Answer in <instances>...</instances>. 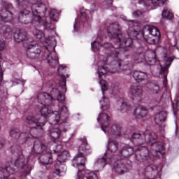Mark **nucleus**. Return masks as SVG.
<instances>
[{
  "instance_id": "1",
  "label": "nucleus",
  "mask_w": 179,
  "mask_h": 179,
  "mask_svg": "<svg viewBox=\"0 0 179 179\" xmlns=\"http://www.w3.org/2000/svg\"><path fill=\"white\" fill-rule=\"evenodd\" d=\"M41 0H17L19 9H20L18 20L24 24H27L29 22L26 21V16L30 15L31 10L33 13L32 23L38 26L44 24V22L40 16V6L34 2H40Z\"/></svg>"
},
{
  "instance_id": "2",
  "label": "nucleus",
  "mask_w": 179,
  "mask_h": 179,
  "mask_svg": "<svg viewBox=\"0 0 179 179\" xmlns=\"http://www.w3.org/2000/svg\"><path fill=\"white\" fill-rule=\"evenodd\" d=\"M41 114L40 115H29L26 118V122L29 125H33L30 129H28L30 135H33L32 131L33 129H36V127H44L45 123L47 122V117H52L54 118L51 121L52 125H57L59 122V120H61V115L57 111L52 112L48 108V106H42L40 110Z\"/></svg>"
},
{
  "instance_id": "3",
  "label": "nucleus",
  "mask_w": 179,
  "mask_h": 179,
  "mask_svg": "<svg viewBox=\"0 0 179 179\" xmlns=\"http://www.w3.org/2000/svg\"><path fill=\"white\" fill-rule=\"evenodd\" d=\"M108 31L112 37L115 38L117 37L120 47H123V48L131 47L132 45V40L143 37V31L136 30L131 31L129 34H121V27L117 22L110 24L108 28Z\"/></svg>"
},
{
  "instance_id": "4",
  "label": "nucleus",
  "mask_w": 179,
  "mask_h": 179,
  "mask_svg": "<svg viewBox=\"0 0 179 179\" xmlns=\"http://www.w3.org/2000/svg\"><path fill=\"white\" fill-rule=\"evenodd\" d=\"M12 152H15V153H17V157L14 162L13 164H10L9 166H7V167H9L13 165V169H27L25 170L26 176L27 174H30V171H31V167L27 166V161L26 160V158L24 157V155H23V152H22V148L19 146H13L11 148ZM16 172V170H15Z\"/></svg>"
},
{
  "instance_id": "5",
  "label": "nucleus",
  "mask_w": 179,
  "mask_h": 179,
  "mask_svg": "<svg viewBox=\"0 0 179 179\" xmlns=\"http://www.w3.org/2000/svg\"><path fill=\"white\" fill-rule=\"evenodd\" d=\"M159 136L155 131H145V143L150 144L152 147L153 156H159V153L163 150V145L157 142Z\"/></svg>"
},
{
  "instance_id": "6",
  "label": "nucleus",
  "mask_w": 179,
  "mask_h": 179,
  "mask_svg": "<svg viewBox=\"0 0 179 179\" xmlns=\"http://www.w3.org/2000/svg\"><path fill=\"white\" fill-rule=\"evenodd\" d=\"M3 6L5 8L1 10V13L0 14V24L13 20V13L10 11L13 9V6L11 3L4 1Z\"/></svg>"
},
{
  "instance_id": "7",
  "label": "nucleus",
  "mask_w": 179,
  "mask_h": 179,
  "mask_svg": "<svg viewBox=\"0 0 179 179\" xmlns=\"http://www.w3.org/2000/svg\"><path fill=\"white\" fill-rule=\"evenodd\" d=\"M143 33L154 37L153 40L148 39L150 44H157L160 41V31L157 27L146 25L143 29Z\"/></svg>"
},
{
  "instance_id": "8",
  "label": "nucleus",
  "mask_w": 179,
  "mask_h": 179,
  "mask_svg": "<svg viewBox=\"0 0 179 179\" xmlns=\"http://www.w3.org/2000/svg\"><path fill=\"white\" fill-rule=\"evenodd\" d=\"M153 150L151 152H149V150L146 147H139L138 151H136V158L138 162H143V160H149V159L153 160V157L157 156L153 155Z\"/></svg>"
},
{
  "instance_id": "9",
  "label": "nucleus",
  "mask_w": 179,
  "mask_h": 179,
  "mask_svg": "<svg viewBox=\"0 0 179 179\" xmlns=\"http://www.w3.org/2000/svg\"><path fill=\"white\" fill-rule=\"evenodd\" d=\"M127 163L126 160L124 159H117L113 164V171L116 173V174L120 175L127 173L129 170V164H125Z\"/></svg>"
},
{
  "instance_id": "10",
  "label": "nucleus",
  "mask_w": 179,
  "mask_h": 179,
  "mask_svg": "<svg viewBox=\"0 0 179 179\" xmlns=\"http://www.w3.org/2000/svg\"><path fill=\"white\" fill-rule=\"evenodd\" d=\"M27 57L29 59H36L40 57L41 54V48L37 44H30L27 46Z\"/></svg>"
},
{
  "instance_id": "11",
  "label": "nucleus",
  "mask_w": 179,
  "mask_h": 179,
  "mask_svg": "<svg viewBox=\"0 0 179 179\" xmlns=\"http://www.w3.org/2000/svg\"><path fill=\"white\" fill-rule=\"evenodd\" d=\"M130 93L132 100H134L136 103H139L142 100V96H143V88L141 85H133L131 87Z\"/></svg>"
},
{
  "instance_id": "12",
  "label": "nucleus",
  "mask_w": 179,
  "mask_h": 179,
  "mask_svg": "<svg viewBox=\"0 0 179 179\" xmlns=\"http://www.w3.org/2000/svg\"><path fill=\"white\" fill-rule=\"evenodd\" d=\"M85 156V153L78 152L72 161L73 167H78V171L80 170H85V166L86 164V158Z\"/></svg>"
},
{
  "instance_id": "13",
  "label": "nucleus",
  "mask_w": 179,
  "mask_h": 179,
  "mask_svg": "<svg viewBox=\"0 0 179 179\" xmlns=\"http://www.w3.org/2000/svg\"><path fill=\"white\" fill-rule=\"evenodd\" d=\"M131 142L135 143L137 146H141L146 143V131H141L138 133H134L131 138Z\"/></svg>"
},
{
  "instance_id": "14",
  "label": "nucleus",
  "mask_w": 179,
  "mask_h": 179,
  "mask_svg": "<svg viewBox=\"0 0 179 179\" xmlns=\"http://www.w3.org/2000/svg\"><path fill=\"white\" fill-rule=\"evenodd\" d=\"M139 58L134 59V61H137L138 62H147L149 65H153L155 62H156V55L153 52H147L146 55H148V58L145 57V54L141 53L138 55Z\"/></svg>"
},
{
  "instance_id": "15",
  "label": "nucleus",
  "mask_w": 179,
  "mask_h": 179,
  "mask_svg": "<svg viewBox=\"0 0 179 179\" xmlns=\"http://www.w3.org/2000/svg\"><path fill=\"white\" fill-rule=\"evenodd\" d=\"M77 179H99L97 173L88 169H82L77 173Z\"/></svg>"
},
{
  "instance_id": "16",
  "label": "nucleus",
  "mask_w": 179,
  "mask_h": 179,
  "mask_svg": "<svg viewBox=\"0 0 179 179\" xmlns=\"http://www.w3.org/2000/svg\"><path fill=\"white\" fill-rule=\"evenodd\" d=\"M97 121L98 122H101V127L102 128L103 131L106 132L107 128H108V125H110V117L107 114L103 113L99 114Z\"/></svg>"
},
{
  "instance_id": "17",
  "label": "nucleus",
  "mask_w": 179,
  "mask_h": 179,
  "mask_svg": "<svg viewBox=\"0 0 179 179\" xmlns=\"http://www.w3.org/2000/svg\"><path fill=\"white\" fill-rule=\"evenodd\" d=\"M80 141L81 144L78 148V153H85L84 155L85 156H87V155H90V153H92V148H90V145H89V144L87 143V140L83 138H81Z\"/></svg>"
},
{
  "instance_id": "18",
  "label": "nucleus",
  "mask_w": 179,
  "mask_h": 179,
  "mask_svg": "<svg viewBox=\"0 0 179 179\" xmlns=\"http://www.w3.org/2000/svg\"><path fill=\"white\" fill-rule=\"evenodd\" d=\"M108 36L109 37H111L114 43H117V46H115L114 48L113 47V45H111V43H104L102 47H103V48H105L106 50H110V48H112V51H114L115 52H116V54H118V50H115L118 48H124V47H121L120 45V43H118V38L117 37H113L111 34H110L108 31Z\"/></svg>"
},
{
  "instance_id": "19",
  "label": "nucleus",
  "mask_w": 179,
  "mask_h": 179,
  "mask_svg": "<svg viewBox=\"0 0 179 179\" xmlns=\"http://www.w3.org/2000/svg\"><path fill=\"white\" fill-rule=\"evenodd\" d=\"M134 148L129 145H125L122 147V150L119 151V156L121 159H127V157H129V156H132L134 155Z\"/></svg>"
},
{
  "instance_id": "20",
  "label": "nucleus",
  "mask_w": 179,
  "mask_h": 179,
  "mask_svg": "<svg viewBox=\"0 0 179 179\" xmlns=\"http://www.w3.org/2000/svg\"><path fill=\"white\" fill-rule=\"evenodd\" d=\"M147 87L150 94H159L160 92V86L157 81H150L147 85Z\"/></svg>"
},
{
  "instance_id": "21",
  "label": "nucleus",
  "mask_w": 179,
  "mask_h": 179,
  "mask_svg": "<svg viewBox=\"0 0 179 179\" xmlns=\"http://www.w3.org/2000/svg\"><path fill=\"white\" fill-rule=\"evenodd\" d=\"M47 151V146H45L41 141H36L34 143L33 152L36 155H40L41 153H45Z\"/></svg>"
},
{
  "instance_id": "22",
  "label": "nucleus",
  "mask_w": 179,
  "mask_h": 179,
  "mask_svg": "<svg viewBox=\"0 0 179 179\" xmlns=\"http://www.w3.org/2000/svg\"><path fill=\"white\" fill-rule=\"evenodd\" d=\"M39 160L42 164H52V154H51V152L47 150L41 155Z\"/></svg>"
},
{
  "instance_id": "23",
  "label": "nucleus",
  "mask_w": 179,
  "mask_h": 179,
  "mask_svg": "<svg viewBox=\"0 0 179 179\" xmlns=\"http://www.w3.org/2000/svg\"><path fill=\"white\" fill-rule=\"evenodd\" d=\"M10 136L14 138V139H19V138H22V139H27L29 138V133H22L20 134L19 129H11L10 131Z\"/></svg>"
},
{
  "instance_id": "24",
  "label": "nucleus",
  "mask_w": 179,
  "mask_h": 179,
  "mask_svg": "<svg viewBox=\"0 0 179 179\" xmlns=\"http://www.w3.org/2000/svg\"><path fill=\"white\" fill-rule=\"evenodd\" d=\"M148 115V110L144 106L139 105L137 106L134 112V115L136 118H143Z\"/></svg>"
},
{
  "instance_id": "25",
  "label": "nucleus",
  "mask_w": 179,
  "mask_h": 179,
  "mask_svg": "<svg viewBox=\"0 0 179 179\" xmlns=\"http://www.w3.org/2000/svg\"><path fill=\"white\" fill-rule=\"evenodd\" d=\"M112 65L113 66V71H110L111 73H117V72H120L121 70L120 69L121 66H125V64H124V61L118 59V57H115L114 61L112 62Z\"/></svg>"
},
{
  "instance_id": "26",
  "label": "nucleus",
  "mask_w": 179,
  "mask_h": 179,
  "mask_svg": "<svg viewBox=\"0 0 179 179\" xmlns=\"http://www.w3.org/2000/svg\"><path fill=\"white\" fill-rule=\"evenodd\" d=\"M47 59L48 64L52 68H55V66H57V65H58L59 62L58 60V56H57V53H55V52L50 53V55L48 56Z\"/></svg>"
},
{
  "instance_id": "27",
  "label": "nucleus",
  "mask_w": 179,
  "mask_h": 179,
  "mask_svg": "<svg viewBox=\"0 0 179 179\" xmlns=\"http://www.w3.org/2000/svg\"><path fill=\"white\" fill-rule=\"evenodd\" d=\"M167 117V113L166 112H160L155 115V121L157 125L159 127H162L163 125V122L166 121V117Z\"/></svg>"
},
{
  "instance_id": "28",
  "label": "nucleus",
  "mask_w": 179,
  "mask_h": 179,
  "mask_svg": "<svg viewBox=\"0 0 179 179\" xmlns=\"http://www.w3.org/2000/svg\"><path fill=\"white\" fill-rule=\"evenodd\" d=\"M14 38L17 43L27 41V34L23 31H17L14 34Z\"/></svg>"
},
{
  "instance_id": "29",
  "label": "nucleus",
  "mask_w": 179,
  "mask_h": 179,
  "mask_svg": "<svg viewBox=\"0 0 179 179\" xmlns=\"http://www.w3.org/2000/svg\"><path fill=\"white\" fill-rule=\"evenodd\" d=\"M133 78L137 82H143V80L148 79V74L143 71H136L134 72Z\"/></svg>"
},
{
  "instance_id": "30",
  "label": "nucleus",
  "mask_w": 179,
  "mask_h": 179,
  "mask_svg": "<svg viewBox=\"0 0 179 179\" xmlns=\"http://www.w3.org/2000/svg\"><path fill=\"white\" fill-rule=\"evenodd\" d=\"M62 124L59 125V128L58 127H52L49 129V135L52 139H58L61 136V127Z\"/></svg>"
},
{
  "instance_id": "31",
  "label": "nucleus",
  "mask_w": 179,
  "mask_h": 179,
  "mask_svg": "<svg viewBox=\"0 0 179 179\" xmlns=\"http://www.w3.org/2000/svg\"><path fill=\"white\" fill-rule=\"evenodd\" d=\"M33 34L37 41H41V43L45 41V34L43 31L35 29L33 31Z\"/></svg>"
},
{
  "instance_id": "32",
  "label": "nucleus",
  "mask_w": 179,
  "mask_h": 179,
  "mask_svg": "<svg viewBox=\"0 0 179 179\" xmlns=\"http://www.w3.org/2000/svg\"><path fill=\"white\" fill-rule=\"evenodd\" d=\"M120 106V111L122 113H128V111H130V110H132V106L129 104L127 101H123L120 103H119Z\"/></svg>"
},
{
  "instance_id": "33",
  "label": "nucleus",
  "mask_w": 179,
  "mask_h": 179,
  "mask_svg": "<svg viewBox=\"0 0 179 179\" xmlns=\"http://www.w3.org/2000/svg\"><path fill=\"white\" fill-rule=\"evenodd\" d=\"M109 132L115 136H121V126L118 124H113L109 130Z\"/></svg>"
},
{
  "instance_id": "34",
  "label": "nucleus",
  "mask_w": 179,
  "mask_h": 179,
  "mask_svg": "<svg viewBox=\"0 0 179 179\" xmlns=\"http://www.w3.org/2000/svg\"><path fill=\"white\" fill-rule=\"evenodd\" d=\"M160 1L162 0H138V3H143L145 6H150L151 3L156 6L160 3Z\"/></svg>"
},
{
  "instance_id": "35",
  "label": "nucleus",
  "mask_w": 179,
  "mask_h": 179,
  "mask_svg": "<svg viewBox=\"0 0 179 179\" xmlns=\"http://www.w3.org/2000/svg\"><path fill=\"white\" fill-rule=\"evenodd\" d=\"M108 150L115 153L118 150V142L117 141H109L108 144Z\"/></svg>"
},
{
  "instance_id": "36",
  "label": "nucleus",
  "mask_w": 179,
  "mask_h": 179,
  "mask_svg": "<svg viewBox=\"0 0 179 179\" xmlns=\"http://www.w3.org/2000/svg\"><path fill=\"white\" fill-rule=\"evenodd\" d=\"M69 156V152H68L67 150H64L58 156L57 160L59 163H65Z\"/></svg>"
},
{
  "instance_id": "37",
  "label": "nucleus",
  "mask_w": 179,
  "mask_h": 179,
  "mask_svg": "<svg viewBox=\"0 0 179 179\" xmlns=\"http://www.w3.org/2000/svg\"><path fill=\"white\" fill-rule=\"evenodd\" d=\"M50 17L51 22H58V20L59 19V13H58V11L56 10H52L50 13Z\"/></svg>"
},
{
  "instance_id": "38",
  "label": "nucleus",
  "mask_w": 179,
  "mask_h": 179,
  "mask_svg": "<svg viewBox=\"0 0 179 179\" xmlns=\"http://www.w3.org/2000/svg\"><path fill=\"white\" fill-rule=\"evenodd\" d=\"M108 163V161L105 158H99L97 159L96 162L95 163V166H99V167L104 168L106 164Z\"/></svg>"
},
{
  "instance_id": "39",
  "label": "nucleus",
  "mask_w": 179,
  "mask_h": 179,
  "mask_svg": "<svg viewBox=\"0 0 179 179\" xmlns=\"http://www.w3.org/2000/svg\"><path fill=\"white\" fill-rule=\"evenodd\" d=\"M107 72H108V69H107V67H106L104 66H99L98 73H99V78H101L103 76V75H106V73H107Z\"/></svg>"
},
{
  "instance_id": "40",
  "label": "nucleus",
  "mask_w": 179,
  "mask_h": 179,
  "mask_svg": "<svg viewBox=\"0 0 179 179\" xmlns=\"http://www.w3.org/2000/svg\"><path fill=\"white\" fill-rule=\"evenodd\" d=\"M103 110H108L110 108V103L108 99L103 97V99L101 101Z\"/></svg>"
},
{
  "instance_id": "41",
  "label": "nucleus",
  "mask_w": 179,
  "mask_h": 179,
  "mask_svg": "<svg viewBox=\"0 0 179 179\" xmlns=\"http://www.w3.org/2000/svg\"><path fill=\"white\" fill-rule=\"evenodd\" d=\"M162 17L165 19H169V20H171V19L174 17V15L168 10H164L162 12Z\"/></svg>"
},
{
  "instance_id": "42",
  "label": "nucleus",
  "mask_w": 179,
  "mask_h": 179,
  "mask_svg": "<svg viewBox=\"0 0 179 179\" xmlns=\"http://www.w3.org/2000/svg\"><path fill=\"white\" fill-rule=\"evenodd\" d=\"M62 81L60 83V87L62 89V93H66V78L62 77Z\"/></svg>"
},
{
  "instance_id": "43",
  "label": "nucleus",
  "mask_w": 179,
  "mask_h": 179,
  "mask_svg": "<svg viewBox=\"0 0 179 179\" xmlns=\"http://www.w3.org/2000/svg\"><path fill=\"white\" fill-rule=\"evenodd\" d=\"M103 48V45H101L98 41H94L93 43H92V48L94 51H99L100 48Z\"/></svg>"
},
{
  "instance_id": "44",
  "label": "nucleus",
  "mask_w": 179,
  "mask_h": 179,
  "mask_svg": "<svg viewBox=\"0 0 179 179\" xmlns=\"http://www.w3.org/2000/svg\"><path fill=\"white\" fill-rule=\"evenodd\" d=\"M99 83L101 86V89L103 92H106L108 88V84L107 82L104 80H100Z\"/></svg>"
},
{
  "instance_id": "45",
  "label": "nucleus",
  "mask_w": 179,
  "mask_h": 179,
  "mask_svg": "<svg viewBox=\"0 0 179 179\" xmlns=\"http://www.w3.org/2000/svg\"><path fill=\"white\" fill-rule=\"evenodd\" d=\"M143 37L144 40L148 43V44H150V42H149V40H155V36H150V35L148 34H143Z\"/></svg>"
},
{
  "instance_id": "46",
  "label": "nucleus",
  "mask_w": 179,
  "mask_h": 179,
  "mask_svg": "<svg viewBox=\"0 0 179 179\" xmlns=\"http://www.w3.org/2000/svg\"><path fill=\"white\" fill-rule=\"evenodd\" d=\"M164 61H165L166 62L165 64L166 65V66H170L173 61H174V57H165V59H164Z\"/></svg>"
},
{
  "instance_id": "47",
  "label": "nucleus",
  "mask_w": 179,
  "mask_h": 179,
  "mask_svg": "<svg viewBox=\"0 0 179 179\" xmlns=\"http://www.w3.org/2000/svg\"><path fill=\"white\" fill-rule=\"evenodd\" d=\"M59 94L57 96V100L59 103H64L65 101V95L61 93L59 91H57Z\"/></svg>"
},
{
  "instance_id": "48",
  "label": "nucleus",
  "mask_w": 179,
  "mask_h": 179,
  "mask_svg": "<svg viewBox=\"0 0 179 179\" xmlns=\"http://www.w3.org/2000/svg\"><path fill=\"white\" fill-rule=\"evenodd\" d=\"M6 47V45L5 44V41L0 40V51H3L5 50V48ZM2 58V54L0 53V59Z\"/></svg>"
},
{
  "instance_id": "49",
  "label": "nucleus",
  "mask_w": 179,
  "mask_h": 179,
  "mask_svg": "<svg viewBox=\"0 0 179 179\" xmlns=\"http://www.w3.org/2000/svg\"><path fill=\"white\" fill-rule=\"evenodd\" d=\"M60 114L62 115H68V108L66 106H62L60 108Z\"/></svg>"
},
{
  "instance_id": "50",
  "label": "nucleus",
  "mask_w": 179,
  "mask_h": 179,
  "mask_svg": "<svg viewBox=\"0 0 179 179\" xmlns=\"http://www.w3.org/2000/svg\"><path fill=\"white\" fill-rule=\"evenodd\" d=\"M43 97H44V99H45V100H48L49 101H52V96H51L50 95V94L47 93V92H44L42 94Z\"/></svg>"
},
{
  "instance_id": "51",
  "label": "nucleus",
  "mask_w": 179,
  "mask_h": 179,
  "mask_svg": "<svg viewBox=\"0 0 179 179\" xmlns=\"http://www.w3.org/2000/svg\"><path fill=\"white\" fill-rule=\"evenodd\" d=\"M143 13H144L141 10H136L133 13V16H134V17H138V16H141V15H143Z\"/></svg>"
},
{
  "instance_id": "52",
  "label": "nucleus",
  "mask_w": 179,
  "mask_h": 179,
  "mask_svg": "<svg viewBox=\"0 0 179 179\" xmlns=\"http://www.w3.org/2000/svg\"><path fill=\"white\" fill-rule=\"evenodd\" d=\"M3 79V71H2V66L0 65V85Z\"/></svg>"
},
{
  "instance_id": "53",
  "label": "nucleus",
  "mask_w": 179,
  "mask_h": 179,
  "mask_svg": "<svg viewBox=\"0 0 179 179\" xmlns=\"http://www.w3.org/2000/svg\"><path fill=\"white\" fill-rule=\"evenodd\" d=\"M44 24H45L46 29H52V28H51V23L48 22V21L46 20L45 23Z\"/></svg>"
},
{
  "instance_id": "54",
  "label": "nucleus",
  "mask_w": 179,
  "mask_h": 179,
  "mask_svg": "<svg viewBox=\"0 0 179 179\" xmlns=\"http://www.w3.org/2000/svg\"><path fill=\"white\" fill-rule=\"evenodd\" d=\"M55 174H57V176H59V174H61V169L57 168V166H55Z\"/></svg>"
},
{
  "instance_id": "55",
  "label": "nucleus",
  "mask_w": 179,
  "mask_h": 179,
  "mask_svg": "<svg viewBox=\"0 0 179 179\" xmlns=\"http://www.w3.org/2000/svg\"><path fill=\"white\" fill-rule=\"evenodd\" d=\"M173 110L175 112L178 110V102H176V103H173Z\"/></svg>"
},
{
  "instance_id": "56",
  "label": "nucleus",
  "mask_w": 179,
  "mask_h": 179,
  "mask_svg": "<svg viewBox=\"0 0 179 179\" xmlns=\"http://www.w3.org/2000/svg\"><path fill=\"white\" fill-rule=\"evenodd\" d=\"M3 145H5V141L3 139L0 140V149L3 148Z\"/></svg>"
},
{
  "instance_id": "57",
  "label": "nucleus",
  "mask_w": 179,
  "mask_h": 179,
  "mask_svg": "<svg viewBox=\"0 0 179 179\" xmlns=\"http://www.w3.org/2000/svg\"><path fill=\"white\" fill-rule=\"evenodd\" d=\"M111 88H112V90H117L118 89V87L116 86L115 85L113 84L111 85Z\"/></svg>"
},
{
  "instance_id": "58",
  "label": "nucleus",
  "mask_w": 179,
  "mask_h": 179,
  "mask_svg": "<svg viewBox=\"0 0 179 179\" xmlns=\"http://www.w3.org/2000/svg\"><path fill=\"white\" fill-rule=\"evenodd\" d=\"M64 69H65V66L64 65H61L59 69H58V71H64Z\"/></svg>"
},
{
  "instance_id": "59",
  "label": "nucleus",
  "mask_w": 179,
  "mask_h": 179,
  "mask_svg": "<svg viewBox=\"0 0 179 179\" xmlns=\"http://www.w3.org/2000/svg\"><path fill=\"white\" fill-rule=\"evenodd\" d=\"M106 2L108 5H113V2H114V0H106Z\"/></svg>"
},
{
  "instance_id": "60",
  "label": "nucleus",
  "mask_w": 179,
  "mask_h": 179,
  "mask_svg": "<svg viewBox=\"0 0 179 179\" xmlns=\"http://www.w3.org/2000/svg\"><path fill=\"white\" fill-rule=\"evenodd\" d=\"M115 159H112V162H115Z\"/></svg>"
},
{
  "instance_id": "61",
  "label": "nucleus",
  "mask_w": 179,
  "mask_h": 179,
  "mask_svg": "<svg viewBox=\"0 0 179 179\" xmlns=\"http://www.w3.org/2000/svg\"><path fill=\"white\" fill-rule=\"evenodd\" d=\"M0 131H1V126H0Z\"/></svg>"
}]
</instances>
